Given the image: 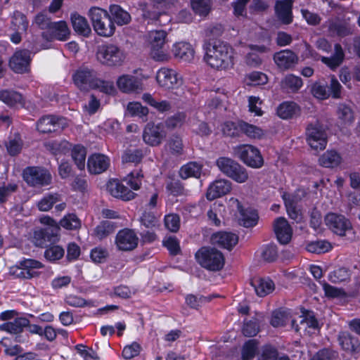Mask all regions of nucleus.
Wrapping results in <instances>:
<instances>
[{"label": "nucleus", "mask_w": 360, "mask_h": 360, "mask_svg": "<svg viewBox=\"0 0 360 360\" xmlns=\"http://www.w3.org/2000/svg\"><path fill=\"white\" fill-rule=\"evenodd\" d=\"M204 60L212 68L226 69L233 65V49L226 42L210 40L203 45Z\"/></svg>", "instance_id": "f257e3e1"}, {"label": "nucleus", "mask_w": 360, "mask_h": 360, "mask_svg": "<svg viewBox=\"0 0 360 360\" xmlns=\"http://www.w3.org/2000/svg\"><path fill=\"white\" fill-rule=\"evenodd\" d=\"M195 258L199 265L211 271H220L225 264L224 255L214 248H200L195 252Z\"/></svg>", "instance_id": "f03ea898"}, {"label": "nucleus", "mask_w": 360, "mask_h": 360, "mask_svg": "<svg viewBox=\"0 0 360 360\" xmlns=\"http://www.w3.org/2000/svg\"><path fill=\"white\" fill-rule=\"evenodd\" d=\"M94 31L100 36L110 37L115 30L114 23L107 11L98 7H92L89 11Z\"/></svg>", "instance_id": "7ed1b4c3"}, {"label": "nucleus", "mask_w": 360, "mask_h": 360, "mask_svg": "<svg viewBox=\"0 0 360 360\" xmlns=\"http://www.w3.org/2000/svg\"><path fill=\"white\" fill-rule=\"evenodd\" d=\"M96 57L101 63L105 65L118 66L123 63L125 55L117 45L107 44L98 46Z\"/></svg>", "instance_id": "20e7f679"}, {"label": "nucleus", "mask_w": 360, "mask_h": 360, "mask_svg": "<svg viewBox=\"0 0 360 360\" xmlns=\"http://www.w3.org/2000/svg\"><path fill=\"white\" fill-rule=\"evenodd\" d=\"M167 36V34L164 30H153L149 34L150 55L157 61H165L169 58L166 44Z\"/></svg>", "instance_id": "39448f33"}, {"label": "nucleus", "mask_w": 360, "mask_h": 360, "mask_svg": "<svg viewBox=\"0 0 360 360\" xmlns=\"http://www.w3.org/2000/svg\"><path fill=\"white\" fill-rule=\"evenodd\" d=\"M324 222L330 231L341 237L353 230L350 219L342 214L328 212L324 217Z\"/></svg>", "instance_id": "423d86ee"}, {"label": "nucleus", "mask_w": 360, "mask_h": 360, "mask_svg": "<svg viewBox=\"0 0 360 360\" xmlns=\"http://www.w3.org/2000/svg\"><path fill=\"white\" fill-rule=\"evenodd\" d=\"M238 158L247 166L252 168H261L264 159L259 149L252 145H240L235 148Z\"/></svg>", "instance_id": "0eeeda50"}, {"label": "nucleus", "mask_w": 360, "mask_h": 360, "mask_svg": "<svg viewBox=\"0 0 360 360\" xmlns=\"http://www.w3.org/2000/svg\"><path fill=\"white\" fill-rule=\"evenodd\" d=\"M307 141L315 150L325 149L327 143V135L323 126L319 122L311 123L306 128Z\"/></svg>", "instance_id": "6e6552de"}, {"label": "nucleus", "mask_w": 360, "mask_h": 360, "mask_svg": "<svg viewBox=\"0 0 360 360\" xmlns=\"http://www.w3.org/2000/svg\"><path fill=\"white\" fill-rule=\"evenodd\" d=\"M24 180L32 186H46L51 184L52 176L46 169L39 167H28L23 171Z\"/></svg>", "instance_id": "1a4fd4ad"}, {"label": "nucleus", "mask_w": 360, "mask_h": 360, "mask_svg": "<svg viewBox=\"0 0 360 360\" xmlns=\"http://www.w3.org/2000/svg\"><path fill=\"white\" fill-rule=\"evenodd\" d=\"M60 226L44 227L34 231L33 242L36 246L45 247L48 243H53L60 240Z\"/></svg>", "instance_id": "9d476101"}, {"label": "nucleus", "mask_w": 360, "mask_h": 360, "mask_svg": "<svg viewBox=\"0 0 360 360\" xmlns=\"http://www.w3.org/2000/svg\"><path fill=\"white\" fill-rule=\"evenodd\" d=\"M31 52L27 49L16 51L9 60V67L15 73L22 74L30 70Z\"/></svg>", "instance_id": "9b49d317"}, {"label": "nucleus", "mask_w": 360, "mask_h": 360, "mask_svg": "<svg viewBox=\"0 0 360 360\" xmlns=\"http://www.w3.org/2000/svg\"><path fill=\"white\" fill-rule=\"evenodd\" d=\"M229 203L232 207H236L240 213V224L246 228L255 226L258 221L259 216L257 211L252 208H243L237 198H231Z\"/></svg>", "instance_id": "f8f14e48"}, {"label": "nucleus", "mask_w": 360, "mask_h": 360, "mask_svg": "<svg viewBox=\"0 0 360 360\" xmlns=\"http://www.w3.org/2000/svg\"><path fill=\"white\" fill-rule=\"evenodd\" d=\"M115 243L119 250L131 251L137 247L139 238L133 230L124 229L117 233Z\"/></svg>", "instance_id": "ddd939ff"}, {"label": "nucleus", "mask_w": 360, "mask_h": 360, "mask_svg": "<svg viewBox=\"0 0 360 360\" xmlns=\"http://www.w3.org/2000/svg\"><path fill=\"white\" fill-rule=\"evenodd\" d=\"M166 137L163 125L148 123L143 132V141L150 146H159Z\"/></svg>", "instance_id": "4468645a"}, {"label": "nucleus", "mask_w": 360, "mask_h": 360, "mask_svg": "<svg viewBox=\"0 0 360 360\" xmlns=\"http://www.w3.org/2000/svg\"><path fill=\"white\" fill-rule=\"evenodd\" d=\"M96 77V73L86 68H79L72 75L74 83L82 90L94 89Z\"/></svg>", "instance_id": "2eb2a0df"}, {"label": "nucleus", "mask_w": 360, "mask_h": 360, "mask_svg": "<svg viewBox=\"0 0 360 360\" xmlns=\"http://www.w3.org/2000/svg\"><path fill=\"white\" fill-rule=\"evenodd\" d=\"M250 51L246 53L244 62L247 66L252 68H259L264 61V54L269 51V49L264 45L249 46Z\"/></svg>", "instance_id": "dca6fc26"}, {"label": "nucleus", "mask_w": 360, "mask_h": 360, "mask_svg": "<svg viewBox=\"0 0 360 360\" xmlns=\"http://www.w3.org/2000/svg\"><path fill=\"white\" fill-rule=\"evenodd\" d=\"M118 89L123 93H139L143 91L142 79L131 75H122L117 80Z\"/></svg>", "instance_id": "f3484780"}, {"label": "nucleus", "mask_w": 360, "mask_h": 360, "mask_svg": "<svg viewBox=\"0 0 360 360\" xmlns=\"http://www.w3.org/2000/svg\"><path fill=\"white\" fill-rule=\"evenodd\" d=\"M70 31L67 22L63 20L53 22L48 31H44L42 36L47 40L57 39L66 41L70 36Z\"/></svg>", "instance_id": "a211bd4d"}, {"label": "nucleus", "mask_w": 360, "mask_h": 360, "mask_svg": "<svg viewBox=\"0 0 360 360\" xmlns=\"http://www.w3.org/2000/svg\"><path fill=\"white\" fill-rule=\"evenodd\" d=\"M156 80L160 86L167 89H174L181 84V80L176 71L165 68L158 71Z\"/></svg>", "instance_id": "6ab92c4d"}, {"label": "nucleus", "mask_w": 360, "mask_h": 360, "mask_svg": "<svg viewBox=\"0 0 360 360\" xmlns=\"http://www.w3.org/2000/svg\"><path fill=\"white\" fill-rule=\"evenodd\" d=\"M107 190L111 195L125 201L135 198L136 194L118 179H112L107 184Z\"/></svg>", "instance_id": "aec40b11"}, {"label": "nucleus", "mask_w": 360, "mask_h": 360, "mask_svg": "<svg viewBox=\"0 0 360 360\" xmlns=\"http://www.w3.org/2000/svg\"><path fill=\"white\" fill-rule=\"evenodd\" d=\"M109 165L108 157L101 153L92 154L87 160V168L91 174H101L107 170Z\"/></svg>", "instance_id": "412c9836"}, {"label": "nucleus", "mask_w": 360, "mask_h": 360, "mask_svg": "<svg viewBox=\"0 0 360 360\" xmlns=\"http://www.w3.org/2000/svg\"><path fill=\"white\" fill-rule=\"evenodd\" d=\"M231 190V183L226 179H219L212 182L208 187L206 198L213 200L222 195H226Z\"/></svg>", "instance_id": "4be33fe9"}, {"label": "nucleus", "mask_w": 360, "mask_h": 360, "mask_svg": "<svg viewBox=\"0 0 360 360\" xmlns=\"http://www.w3.org/2000/svg\"><path fill=\"white\" fill-rule=\"evenodd\" d=\"M274 230L278 240L281 244H287L290 242L292 231L286 219L277 218L274 222Z\"/></svg>", "instance_id": "5701e85b"}, {"label": "nucleus", "mask_w": 360, "mask_h": 360, "mask_svg": "<svg viewBox=\"0 0 360 360\" xmlns=\"http://www.w3.org/2000/svg\"><path fill=\"white\" fill-rule=\"evenodd\" d=\"M274 60L280 69L285 70L297 63L298 57L291 50L285 49L276 53L274 55Z\"/></svg>", "instance_id": "b1692460"}, {"label": "nucleus", "mask_w": 360, "mask_h": 360, "mask_svg": "<svg viewBox=\"0 0 360 360\" xmlns=\"http://www.w3.org/2000/svg\"><path fill=\"white\" fill-rule=\"evenodd\" d=\"M61 120L54 115L44 116L37 122V130L44 134L57 131L62 128Z\"/></svg>", "instance_id": "393cba45"}, {"label": "nucleus", "mask_w": 360, "mask_h": 360, "mask_svg": "<svg viewBox=\"0 0 360 360\" xmlns=\"http://www.w3.org/2000/svg\"><path fill=\"white\" fill-rule=\"evenodd\" d=\"M292 2L290 0L277 1L275 5V13L278 19L285 25L292 22Z\"/></svg>", "instance_id": "a878e982"}, {"label": "nucleus", "mask_w": 360, "mask_h": 360, "mask_svg": "<svg viewBox=\"0 0 360 360\" xmlns=\"http://www.w3.org/2000/svg\"><path fill=\"white\" fill-rule=\"evenodd\" d=\"M211 240L213 244L230 250L238 243V237L230 232H218L212 235Z\"/></svg>", "instance_id": "bb28decb"}, {"label": "nucleus", "mask_w": 360, "mask_h": 360, "mask_svg": "<svg viewBox=\"0 0 360 360\" xmlns=\"http://www.w3.org/2000/svg\"><path fill=\"white\" fill-rule=\"evenodd\" d=\"M339 344L342 349L351 354H357L360 351V342L357 338L348 332L342 331L338 335Z\"/></svg>", "instance_id": "cd10ccee"}, {"label": "nucleus", "mask_w": 360, "mask_h": 360, "mask_svg": "<svg viewBox=\"0 0 360 360\" xmlns=\"http://www.w3.org/2000/svg\"><path fill=\"white\" fill-rule=\"evenodd\" d=\"M300 107L293 101H284L276 110L277 115L283 120L292 119L300 114Z\"/></svg>", "instance_id": "c85d7f7f"}, {"label": "nucleus", "mask_w": 360, "mask_h": 360, "mask_svg": "<svg viewBox=\"0 0 360 360\" xmlns=\"http://www.w3.org/2000/svg\"><path fill=\"white\" fill-rule=\"evenodd\" d=\"M338 123L342 127L352 124L354 121V112L349 105L340 103L337 107Z\"/></svg>", "instance_id": "c756f323"}, {"label": "nucleus", "mask_w": 360, "mask_h": 360, "mask_svg": "<svg viewBox=\"0 0 360 360\" xmlns=\"http://www.w3.org/2000/svg\"><path fill=\"white\" fill-rule=\"evenodd\" d=\"M250 284L259 297H265L274 290V282L269 278H254Z\"/></svg>", "instance_id": "7c9ffc66"}, {"label": "nucleus", "mask_w": 360, "mask_h": 360, "mask_svg": "<svg viewBox=\"0 0 360 360\" xmlns=\"http://www.w3.org/2000/svg\"><path fill=\"white\" fill-rule=\"evenodd\" d=\"M334 53L330 57L321 56V61L326 65L332 70L337 69L343 62L345 53L340 44H335Z\"/></svg>", "instance_id": "2f4dec72"}, {"label": "nucleus", "mask_w": 360, "mask_h": 360, "mask_svg": "<svg viewBox=\"0 0 360 360\" xmlns=\"http://www.w3.org/2000/svg\"><path fill=\"white\" fill-rule=\"evenodd\" d=\"M174 55L176 58L185 62H190L194 58V50L192 46L186 42H179L174 45Z\"/></svg>", "instance_id": "473e14b6"}, {"label": "nucleus", "mask_w": 360, "mask_h": 360, "mask_svg": "<svg viewBox=\"0 0 360 360\" xmlns=\"http://www.w3.org/2000/svg\"><path fill=\"white\" fill-rule=\"evenodd\" d=\"M30 324V321L24 317L15 319L0 325V330H4L11 334H18L22 332L23 328Z\"/></svg>", "instance_id": "72a5a7b5"}, {"label": "nucleus", "mask_w": 360, "mask_h": 360, "mask_svg": "<svg viewBox=\"0 0 360 360\" xmlns=\"http://www.w3.org/2000/svg\"><path fill=\"white\" fill-rule=\"evenodd\" d=\"M71 21L74 30L84 37H88L91 32V27L86 19L77 13L71 14Z\"/></svg>", "instance_id": "f704fd0d"}, {"label": "nucleus", "mask_w": 360, "mask_h": 360, "mask_svg": "<svg viewBox=\"0 0 360 360\" xmlns=\"http://www.w3.org/2000/svg\"><path fill=\"white\" fill-rule=\"evenodd\" d=\"M328 31L332 36L345 37L352 33L351 25L345 21L335 20L329 22Z\"/></svg>", "instance_id": "c9c22d12"}, {"label": "nucleus", "mask_w": 360, "mask_h": 360, "mask_svg": "<svg viewBox=\"0 0 360 360\" xmlns=\"http://www.w3.org/2000/svg\"><path fill=\"white\" fill-rule=\"evenodd\" d=\"M110 13L118 25H127L131 21L130 14L120 6L112 4L109 8Z\"/></svg>", "instance_id": "e433bc0d"}, {"label": "nucleus", "mask_w": 360, "mask_h": 360, "mask_svg": "<svg viewBox=\"0 0 360 360\" xmlns=\"http://www.w3.org/2000/svg\"><path fill=\"white\" fill-rule=\"evenodd\" d=\"M202 167L201 164L196 162H190L181 167L179 175L184 179L190 177L198 178L200 176Z\"/></svg>", "instance_id": "4c0bfd02"}, {"label": "nucleus", "mask_w": 360, "mask_h": 360, "mask_svg": "<svg viewBox=\"0 0 360 360\" xmlns=\"http://www.w3.org/2000/svg\"><path fill=\"white\" fill-rule=\"evenodd\" d=\"M145 154L146 153L142 148H127L122 155V160L124 163L137 165L141 162Z\"/></svg>", "instance_id": "58836bf2"}, {"label": "nucleus", "mask_w": 360, "mask_h": 360, "mask_svg": "<svg viewBox=\"0 0 360 360\" xmlns=\"http://www.w3.org/2000/svg\"><path fill=\"white\" fill-rule=\"evenodd\" d=\"M341 160L340 155L336 151L328 150L319 158V162L324 167L333 168L338 166Z\"/></svg>", "instance_id": "ea45409f"}, {"label": "nucleus", "mask_w": 360, "mask_h": 360, "mask_svg": "<svg viewBox=\"0 0 360 360\" xmlns=\"http://www.w3.org/2000/svg\"><path fill=\"white\" fill-rule=\"evenodd\" d=\"M0 100L11 107L22 104V95L18 92L13 90L1 91Z\"/></svg>", "instance_id": "a19ab883"}, {"label": "nucleus", "mask_w": 360, "mask_h": 360, "mask_svg": "<svg viewBox=\"0 0 360 360\" xmlns=\"http://www.w3.org/2000/svg\"><path fill=\"white\" fill-rule=\"evenodd\" d=\"M20 262L24 271L28 274L27 279L37 276V270L44 266L41 262L32 259H25Z\"/></svg>", "instance_id": "79ce46f5"}, {"label": "nucleus", "mask_w": 360, "mask_h": 360, "mask_svg": "<svg viewBox=\"0 0 360 360\" xmlns=\"http://www.w3.org/2000/svg\"><path fill=\"white\" fill-rule=\"evenodd\" d=\"M191 8L198 15L206 17L212 11V0H191Z\"/></svg>", "instance_id": "37998d69"}, {"label": "nucleus", "mask_w": 360, "mask_h": 360, "mask_svg": "<svg viewBox=\"0 0 360 360\" xmlns=\"http://www.w3.org/2000/svg\"><path fill=\"white\" fill-rule=\"evenodd\" d=\"M300 191H297V193L292 197H284L285 205L289 217L295 220L300 221L301 219V214L299 211L296 209V203L300 200V198H297Z\"/></svg>", "instance_id": "c03bdc74"}, {"label": "nucleus", "mask_w": 360, "mask_h": 360, "mask_svg": "<svg viewBox=\"0 0 360 360\" xmlns=\"http://www.w3.org/2000/svg\"><path fill=\"white\" fill-rule=\"evenodd\" d=\"M115 230V223L110 221H103L94 230V236L99 240L106 238Z\"/></svg>", "instance_id": "a18cd8bd"}, {"label": "nucleus", "mask_w": 360, "mask_h": 360, "mask_svg": "<svg viewBox=\"0 0 360 360\" xmlns=\"http://www.w3.org/2000/svg\"><path fill=\"white\" fill-rule=\"evenodd\" d=\"M238 127L240 131L251 139H261L264 135L261 128L243 121L238 122Z\"/></svg>", "instance_id": "49530a36"}, {"label": "nucleus", "mask_w": 360, "mask_h": 360, "mask_svg": "<svg viewBox=\"0 0 360 360\" xmlns=\"http://www.w3.org/2000/svg\"><path fill=\"white\" fill-rule=\"evenodd\" d=\"M59 226L67 230L74 231L81 228L82 222L75 214L69 213L60 220Z\"/></svg>", "instance_id": "de8ad7c7"}, {"label": "nucleus", "mask_w": 360, "mask_h": 360, "mask_svg": "<svg viewBox=\"0 0 360 360\" xmlns=\"http://www.w3.org/2000/svg\"><path fill=\"white\" fill-rule=\"evenodd\" d=\"M71 155L78 169H84L86 155V148L81 145H76L71 150Z\"/></svg>", "instance_id": "09e8293b"}, {"label": "nucleus", "mask_w": 360, "mask_h": 360, "mask_svg": "<svg viewBox=\"0 0 360 360\" xmlns=\"http://www.w3.org/2000/svg\"><path fill=\"white\" fill-rule=\"evenodd\" d=\"M282 86L289 89L291 92H297L303 84L302 79L298 76L290 74L282 80Z\"/></svg>", "instance_id": "8fccbe9b"}, {"label": "nucleus", "mask_w": 360, "mask_h": 360, "mask_svg": "<svg viewBox=\"0 0 360 360\" xmlns=\"http://www.w3.org/2000/svg\"><path fill=\"white\" fill-rule=\"evenodd\" d=\"M216 164L219 169L229 176L238 162L229 158L221 157L217 160Z\"/></svg>", "instance_id": "3c124183"}, {"label": "nucleus", "mask_w": 360, "mask_h": 360, "mask_svg": "<svg viewBox=\"0 0 360 360\" xmlns=\"http://www.w3.org/2000/svg\"><path fill=\"white\" fill-rule=\"evenodd\" d=\"M143 174L141 170H134L130 172L123 181L129 185L131 189L137 191L141 188Z\"/></svg>", "instance_id": "603ef678"}, {"label": "nucleus", "mask_w": 360, "mask_h": 360, "mask_svg": "<svg viewBox=\"0 0 360 360\" xmlns=\"http://www.w3.org/2000/svg\"><path fill=\"white\" fill-rule=\"evenodd\" d=\"M12 25L13 30L26 32L28 28L29 22L25 15L20 11H15L13 15Z\"/></svg>", "instance_id": "864d4df0"}, {"label": "nucleus", "mask_w": 360, "mask_h": 360, "mask_svg": "<svg viewBox=\"0 0 360 360\" xmlns=\"http://www.w3.org/2000/svg\"><path fill=\"white\" fill-rule=\"evenodd\" d=\"M258 349V342L256 340H249L243 346L241 351L242 360L252 359Z\"/></svg>", "instance_id": "5fc2aeb1"}, {"label": "nucleus", "mask_w": 360, "mask_h": 360, "mask_svg": "<svg viewBox=\"0 0 360 360\" xmlns=\"http://www.w3.org/2000/svg\"><path fill=\"white\" fill-rule=\"evenodd\" d=\"M332 248L331 244L327 240L311 242L307 245V250L311 253L321 254L328 252Z\"/></svg>", "instance_id": "6e6d98bb"}, {"label": "nucleus", "mask_w": 360, "mask_h": 360, "mask_svg": "<svg viewBox=\"0 0 360 360\" xmlns=\"http://www.w3.org/2000/svg\"><path fill=\"white\" fill-rule=\"evenodd\" d=\"M60 195L58 193L49 194L44 196L39 202L38 207L43 212L49 211L53 205L60 201Z\"/></svg>", "instance_id": "4d7b16f0"}, {"label": "nucleus", "mask_w": 360, "mask_h": 360, "mask_svg": "<svg viewBox=\"0 0 360 360\" xmlns=\"http://www.w3.org/2000/svg\"><path fill=\"white\" fill-rule=\"evenodd\" d=\"M167 147L173 155H181L184 151L182 139L178 135H172L167 141Z\"/></svg>", "instance_id": "13d9d810"}, {"label": "nucleus", "mask_w": 360, "mask_h": 360, "mask_svg": "<svg viewBox=\"0 0 360 360\" xmlns=\"http://www.w3.org/2000/svg\"><path fill=\"white\" fill-rule=\"evenodd\" d=\"M65 254L64 249L60 245H53L48 248L44 252V257L50 262L60 259Z\"/></svg>", "instance_id": "bf43d9fd"}, {"label": "nucleus", "mask_w": 360, "mask_h": 360, "mask_svg": "<svg viewBox=\"0 0 360 360\" xmlns=\"http://www.w3.org/2000/svg\"><path fill=\"white\" fill-rule=\"evenodd\" d=\"M259 330V322L257 318H252L250 320L245 321L242 329L244 335L253 337L257 334Z\"/></svg>", "instance_id": "052dcab7"}, {"label": "nucleus", "mask_w": 360, "mask_h": 360, "mask_svg": "<svg viewBox=\"0 0 360 360\" xmlns=\"http://www.w3.org/2000/svg\"><path fill=\"white\" fill-rule=\"evenodd\" d=\"M248 176L249 175L247 169L239 163L236 166V169H233V172L229 176V178L239 184L247 181Z\"/></svg>", "instance_id": "680f3d73"}, {"label": "nucleus", "mask_w": 360, "mask_h": 360, "mask_svg": "<svg viewBox=\"0 0 360 360\" xmlns=\"http://www.w3.org/2000/svg\"><path fill=\"white\" fill-rule=\"evenodd\" d=\"M210 297H204L202 295L197 296L190 294L186 297V303L187 305L195 309H198L202 304L210 302Z\"/></svg>", "instance_id": "e2e57ef3"}, {"label": "nucleus", "mask_w": 360, "mask_h": 360, "mask_svg": "<svg viewBox=\"0 0 360 360\" xmlns=\"http://www.w3.org/2000/svg\"><path fill=\"white\" fill-rule=\"evenodd\" d=\"M350 277L349 271L347 269L342 267L334 270L329 274V280L332 283H340L347 281Z\"/></svg>", "instance_id": "0e129e2a"}, {"label": "nucleus", "mask_w": 360, "mask_h": 360, "mask_svg": "<svg viewBox=\"0 0 360 360\" xmlns=\"http://www.w3.org/2000/svg\"><path fill=\"white\" fill-rule=\"evenodd\" d=\"M65 302L74 307H82L84 306L87 307H94V302L91 300L86 301L82 297L74 295H70L66 297L65 298Z\"/></svg>", "instance_id": "69168bd1"}, {"label": "nucleus", "mask_w": 360, "mask_h": 360, "mask_svg": "<svg viewBox=\"0 0 360 360\" xmlns=\"http://www.w3.org/2000/svg\"><path fill=\"white\" fill-rule=\"evenodd\" d=\"M262 257L268 262H274L278 257V250L276 245L269 244L263 247Z\"/></svg>", "instance_id": "338daca9"}, {"label": "nucleus", "mask_w": 360, "mask_h": 360, "mask_svg": "<svg viewBox=\"0 0 360 360\" xmlns=\"http://www.w3.org/2000/svg\"><path fill=\"white\" fill-rule=\"evenodd\" d=\"M277 357V349L271 345H265L261 349L258 360H276Z\"/></svg>", "instance_id": "774afa93"}]
</instances>
